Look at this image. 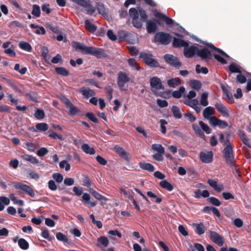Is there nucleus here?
Masks as SVG:
<instances>
[{
	"label": "nucleus",
	"instance_id": "obj_6",
	"mask_svg": "<svg viewBox=\"0 0 251 251\" xmlns=\"http://www.w3.org/2000/svg\"><path fill=\"white\" fill-rule=\"evenodd\" d=\"M163 58L167 64L177 69L181 66L182 64L178 58L172 54H166L163 56Z\"/></svg>",
	"mask_w": 251,
	"mask_h": 251
},
{
	"label": "nucleus",
	"instance_id": "obj_35",
	"mask_svg": "<svg viewBox=\"0 0 251 251\" xmlns=\"http://www.w3.org/2000/svg\"><path fill=\"white\" fill-rule=\"evenodd\" d=\"M207 183L212 188H213L217 192H220L222 191V188L218 185L217 182L214 180V179H208Z\"/></svg>",
	"mask_w": 251,
	"mask_h": 251
},
{
	"label": "nucleus",
	"instance_id": "obj_56",
	"mask_svg": "<svg viewBox=\"0 0 251 251\" xmlns=\"http://www.w3.org/2000/svg\"><path fill=\"white\" fill-rule=\"evenodd\" d=\"M200 126L202 129V130L206 133L209 134L211 131V129L203 122L201 121L199 123Z\"/></svg>",
	"mask_w": 251,
	"mask_h": 251
},
{
	"label": "nucleus",
	"instance_id": "obj_31",
	"mask_svg": "<svg viewBox=\"0 0 251 251\" xmlns=\"http://www.w3.org/2000/svg\"><path fill=\"white\" fill-rule=\"evenodd\" d=\"M55 71L58 75L63 76H67L70 75L69 72L66 69L62 67H56Z\"/></svg>",
	"mask_w": 251,
	"mask_h": 251
},
{
	"label": "nucleus",
	"instance_id": "obj_36",
	"mask_svg": "<svg viewBox=\"0 0 251 251\" xmlns=\"http://www.w3.org/2000/svg\"><path fill=\"white\" fill-rule=\"evenodd\" d=\"M190 85L191 88L199 91L201 87V83L200 80L193 79L190 81Z\"/></svg>",
	"mask_w": 251,
	"mask_h": 251
},
{
	"label": "nucleus",
	"instance_id": "obj_42",
	"mask_svg": "<svg viewBox=\"0 0 251 251\" xmlns=\"http://www.w3.org/2000/svg\"><path fill=\"white\" fill-rule=\"evenodd\" d=\"M34 117L38 120H42L45 118V114L43 110L37 109L34 113Z\"/></svg>",
	"mask_w": 251,
	"mask_h": 251
},
{
	"label": "nucleus",
	"instance_id": "obj_38",
	"mask_svg": "<svg viewBox=\"0 0 251 251\" xmlns=\"http://www.w3.org/2000/svg\"><path fill=\"white\" fill-rule=\"evenodd\" d=\"M181 80L178 77L172 78L168 80V84L171 87H175L176 86L181 84Z\"/></svg>",
	"mask_w": 251,
	"mask_h": 251
},
{
	"label": "nucleus",
	"instance_id": "obj_63",
	"mask_svg": "<svg viewBox=\"0 0 251 251\" xmlns=\"http://www.w3.org/2000/svg\"><path fill=\"white\" fill-rule=\"evenodd\" d=\"M11 107L7 105H0V113L5 112L7 113H11Z\"/></svg>",
	"mask_w": 251,
	"mask_h": 251
},
{
	"label": "nucleus",
	"instance_id": "obj_61",
	"mask_svg": "<svg viewBox=\"0 0 251 251\" xmlns=\"http://www.w3.org/2000/svg\"><path fill=\"white\" fill-rule=\"evenodd\" d=\"M159 123L160 124V131L162 133L165 134L166 132V127L165 125L168 124L167 122L164 119H161L159 121Z\"/></svg>",
	"mask_w": 251,
	"mask_h": 251
},
{
	"label": "nucleus",
	"instance_id": "obj_33",
	"mask_svg": "<svg viewBox=\"0 0 251 251\" xmlns=\"http://www.w3.org/2000/svg\"><path fill=\"white\" fill-rule=\"evenodd\" d=\"M80 92L82 95L86 98H89L90 97L94 96L95 95V92L91 89H85L84 88H81L80 90Z\"/></svg>",
	"mask_w": 251,
	"mask_h": 251
},
{
	"label": "nucleus",
	"instance_id": "obj_55",
	"mask_svg": "<svg viewBox=\"0 0 251 251\" xmlns=\"http://www.w3.org/2000/svg\"><path fill=\"white\" fill-rule=\"evenodd\" d=\"M196 72L198 74H207L208 73V70L206 67L201 68L200 65L197 64L196 66Z\"/></svg>",
	"mask_w": 251,
	"mask_h": 251
},
{
	"label": "nucleus",
	"instance_id": "obj_2",
	"mask_svg": "<svg viewBox=\"0 0 251 251\" xmlns=\"http://www.w3.org/2000/svg\"><path fill=\"white\" fill-rule=\"evenodd\" d=\"M153 57V55L152 53L144 51L141 52L139 54V58L146 65L152 68L160 67L159 63Z\"/></svg>",
	"mask_w": 251,
	"mask_h": 251
},
{
	"label": "nucleus",
	"instance_id": "obj_14",
	"mask_svg": "<svg viewBox=\"0 0 251 251\" xmlns=\"http://www.w3.org/2000/svg\"><path fill=\"white\" fill-rule=\"evenodd\" d=\"M115 151L122 158L126 161H129L130 159L128 153L126 151L124 148L118 146L116 145L114 147Z\"/></svg>",
	"mask_w": 251,
	"mask_h": 251
},
{
	"label": "nucleus",
	"instance_id": "obj_9",
	"mask_svg": "<svg viewBox=\"0 0 251 251\" xmlns=\"http://www.w3.org/2000/svg\"><path fill=\"white\" fill-rule=\"evenodd\" d=\"M197 55L202 60H209L212 59V54L210 50L206 48L199 49L198 48Z\"/></svg>",
	"mask_w": 251,
	"mask_h": 251
},
{
	"label": "nucleus",
	"instance_id": "obj_46",
	"mask_svg": "<svg viewBox=\"0 0 251 251\" xmlns=\"http://www.w3.org/2000/svg\"><path fill=\"white\" fill-rule=\"evenodd\" d=\"M143 22L141 19H139V17L132 20L133 25L137 28H141L143 26Z\"/></svg>",
	"mask_w": 251,
	"mask_h": 251
},
{
	"label": "nucleus",
	"instance_id": "obj_40",
	"mask_svg": "<svg viewBox=\"0 0 251 251\" xmlns=\"http://www.w3.org/2000/svg\"><path fill=\"white\" fill-rule=\"evenodd\" d=\"M18 245L21 249L24 250H27L29 248L28 243L24 238H20L18 240Z\"/></svg>",
	"mask_w": 251,
	"mask_h": 251
},
{
	"label": "nucleus",
	"instance_id": "obj_19",
	"mask_svg": "<svg viewBox=\"0 0 251 251\" xmlns=\"http://www.w3.org/2000/svg\"><path fill=\"white\" fill-rule=\"evenodd\" d=\"M193 226L196 227L195 230V232L198 235H201L205 231V228L202 223H193Z\"/></svg>",
	"mask_w": 251,
	"mask_h": 251
},
{
	"label": "nucleus",
	"instance_id": "obj_53",
	"mask_svg": "<svg viewBox=\"0 0 251 251\" xmlns=\"http://www.w3.org/2000/svg\"><path fill=\"white\" fill-rule=\"evenodd\" d=\"M228 69L232 73H241V71L239 68H238L237 65L234 63L230 64L228 67Z\"/></svg>",
	"mask_w": 251,
	"mask_h": 251
},
{
	"label": "nucleus",
	"instance_id": "obj_43",
	"mask_svg": "<svg viewBox=\"0 0 251 251\" xmlns=\"http://www.w3.org/2000/svg\"><path fill=\"white\" fill-rule=\"evenodd\" d=\"M208 93L207 92L203 93L201 95V104L203 106H206L208 105Z\"/></svg>",
	"mask_w": 251,
	"mask_h": 251
},
{
	"label": "nucleus",
	"instance_id": "obj_25",
	"mask_svg": "<svg viewBox=\"0 0 251 251\" xmlns=\"http://www.w3.org/2000/svg\"><path fill=\"white\" fill-rule=\"evenodd\" d=\"M81 149L82 151L86 153L89 154L91 155L94 154L96 151L94 148L91 147L89 145L87 144H84L81 146Z\"/></svg>",
	"mask_w": 251,
	"mask_h": 251
},
{
	"label": "nucleus",
	"instance_id": "obj_7",
	"mask_svg": "<svg viewBox=\"0 0 251 251\" xmlns=\"http://www.w3.org/2000/svg\"><path fill=\"white\" fill-rule=\"evenodd\" d=\"M157 25H160V22L156 19L148 20L146 21V28L148 33H153L158 29Z\"/></svg>",
	"mask_w": 251,
	"mask_h": 251
},
{
	"label": "nucleus",
	"instance_id": "obj_22",
	"mask_svg": "<svg viewBox=\"0 0 251 251\" xmlns=\"http://www.w3.org/2000/svg\"><path fill=\"white\" fill-rule=\"evenodd\" d=\"M238 135L243 144L251 149V145L250 144L249 140L244 132L240 130L239 131Z\"/></svg>",
	"mask_w": 251,
	"mask_h": 251
},
{
	"label": "nucleus",
	"instance_id": "obj_12",
	"mask_svg": "<svg viewBox=\"0 0 251 251\" xmlns=\"http://www.w3.org/2000/svg\"><path fill=\"white\" fill-rule=\"evenodd\" d=\"M213 155L212 151H209L206 153L201 151L200 153V159L203 163H209L212 162Z\"/></svg>",
	"mask_w": 251,
	"mask_h": 251
},
{
	"label": "nucleus",
	"instance_id": "obj_3",
	"mask_svg": "<svg viewBox=\"0 0 251 251\" xmlns=\"http://www.w3.org/2000/svg\"><path fill=\"white\" fill-rule=\"evenodd\" d=\"M13 186L16 190H19L17 192L19 195L26 194L31 198L35 196V194L32 188L26 184L22 182L14 183Z\"/></svg>",
	"mask_w": 251,
	"mask_h": 251
},
{
	"label": "nucleus",
	"instance_id": "obj_52",
	"mask_svg": "<svg viewBox=\"0 0 251 251\" xmlns=\"http://www.w3.org/2000/svg\"><path fill=\"white\" fill-rule=\"evenodd\" d=\"M208 201L211 204L214 206H219L222 204V202L217 198L214 197L209 198Z\"/></svg>",
	"mask_w": 251,
	"mask_h": 251
},
{
	"label": "nucleus",
	"instance_id": "obj_1",
	"mask_svg": "<svg viewBox=\"0 0 251 251\" xmlns=\"http://www.w3.org/2000/svg\"><path fill=\"white\" fill-rule=\"evenodd\" d=\"M73 47L76 50L80 51L84 55H92L98 58H104L106 54L104 50L101 48H97L94 47H88L83 43L75 42L73 43Z\"/></svg>",
	"mask_w": 251,
	"mask_h": 251
},
{
	"label": "nucleus",
	"instance_id": "obj_27",
	"mask_svg": "<svg viewBox=\"0 0 251 251\" xmlns=\"http://www.w3.org/2000/svg\"><path fill=\"white\" fill-rule=\"evenodd\" d=\"M67 108L69 109V115L71 116H74L80 113V110L76 106H74L72 103Z\"/></svg>",
	"mask_w": 251,
	"mask_h": 251
},
{
	"label": "nucleus",
	"instance_id": "obj_5",
	"mask_svg": "<svg viewBox=\"0 0 251 251\" xmlns=\"http://www.w3.org/2000/svg\"><path fill=\"white\" fill-rule=\"evenodd\" d=\"M234 146L233 145L226 146L223 151V154L226 162L229 164L230 167L234 166V154L233 151Z\"/></svg>",
	"mask_w": 251,
	"mask_h": 251
},
{
	"label": "nucleus",
	"instance_id": "obj_37",
	"mask_svg": "<svg viewBox=\"0 0 251 251\" xmlns=\"http://www.w3.org/2000/svg\"><path fill=\"white\" fill-rule=\"evenodd\" d=\"M185 91L184 87L181 86L178 90H176L172 93V96L176 99H179L181 97L182 95Z\"/></svg>",
	"mask_w": 251,
	"mask_h": 251
},
{
	"label": "nucleus",
	"instance_id": "obj_49",
	"mask_svg": "<svg viewBox=\"0 0 251 251\" xmlns=\"http://www.w3.org/2000/svg\"><path fill=\"white\" fill-rule=\"evenodd\" d=\"M56 237L58 241L63 242L64 243H68V237L60 232L56 233Z\"/></svg>",
	"mask_w": 251,
	"mask_h": 251
},
{
	"label": "nucleus",
	"instance_id": "obj_10",
	"mask_svg": "<svg viewBox=\"0 0 251 251\" xmlns=\"http://www.w3.org/2000/svg\"><path fill=\"white\" fill-rule=\"evenodd\" d=\"M210 238L215 244L220 246L223 245L224 240L223 237L215 231H210Z\"/></svg>",
	"mask_w": 251,
	"mask_h": 251
},
{
	"label": "nucleus",
	"instance_id": "obj_28",
	"mask_svg": "<svg viewBox=\"0 0 251 251\" xmlns=\"http://www.w3.org/2000/svg\"><path fill=\"white\" fill-rule=\"evenodd\" d=\"M90 192L97 200L100 201L101 202H105L108 200L106 197H104L93 189L90 190Z\"/></svg>",
	"mask_w": 251,
	"mask_h": 251
},
{
	"label": "nucleus",
	"instance_id": "obj_32",
	"mask_svg": "<svg viewBox=\"0 0 251 251\" xmlns=\"http://www.w3.org/2000/svg\"><path fill=\"white\" fill-rule=\"evenodd\" d=\"M30 27L31 28L37 29L35 31V33L37 34L44 35L46 33V30L43 26H39L37 25H35L34 24H31L30 25Z\"/></svg>",
	"mask_w": 251,
	"mask_h": 251
},
{
	"label": "nucleus",
	"instance_id": "obj_64",
	"mask_svg": "<svg viewBox=\"0 0 251 251\" xmlns=\"http://www.w3.org/2000/svg\"><path fill=\"white\" fill-rule=\"evenodd\" d=\"M52 177L58 183H60L63 179V176L60 173H54L52 175Z\"/></svg>",
	"mask_w": 251,
	"mask_h": 251
},
{
	"label": "nucleus",
	"instance_id": "obj_59",
	"mask_svg": "<svg viewBox=\"0 0 251 251\" xmlns=\"http://www.w3.org/2000/svg\"><path fill=\"white\" fill-rule=\"evenodd\" d=\"M90 0H88V2L87 3V6H82L83 7L87 8V13L89 15H92L96 11V8L95 7L92 6L90 4Z\"/></svg>",
	"mask_w": 251,
	"mask_h": 251
},
{
	"label": "nucleus",
	"instance_id": "obj_54",
	"mask_svg": "<svg viewBox=\"0 0 251 251\" xmlns=\"http://www.w3.org/2000/svg\"><path fill=\"white\" fill-rule=\"evenodd\" d=\"M129 14L132 20L138 18L139 16V12L135 8H131L129 10Z\"/></svg>",
	"mask_w": 251,
	"mask_h": 251
},
{
	"label": "nucleus",
	"instance_id": "obj_44",
	"mask_svg": "<svg viewBox=\"0 0 251 251\" xmlns=\"http://www.w3.org/2000/svg\"><path fill=\"white\" fill-rule=\"evenodd\" d=\"M36 128L39 131H45L49 128V126L45 123H38L36 125Z\"/></svg>",
	"mask_w": 251,
	"mask_h": 251
},
{
	"label": "nucleus",
	"instance_id": "obj_21",
	"mask_svg": "<svg viewBox=\"0 0 251 251\" xmlns=\"http://www.w3.org/2000/svg\"><path fill=\"white\" fill-rule=\"evenodd\" d=\"M139 166L142 169L148 171L150 172H153L155 170L154 166L149 163L141 162L139 163Z\"/></svg>",
	"mask_w": 251,
	"mask_h": 251
},
{
	"label": "nucleus",
	"instance_id": "obj_41",
	"mask_svg": "<svg viewBox=\"0 0 251 251\" xmlns=\"http://www.w3.org/2000/svg\"><path fill=\"white\" fill-rule=\"evenodd\" d=\"M222 89L223 90L224 94L226 96L227 98L228 102L229 103H234V100L233 98V96L230 92L224 87H222Z\"/></svg>",
	"mask_w": 251,
	"mask_h": 251
},
{
	"label": "nucleus",
	"instance_id": "obj_48",
	"mask_svg": "<svg viewBox=\"0 0 251 251\" xmlns=\"http://www.w3.org/2000/svg\"><path fill=\"white\" fill-rule=\"evenodd\" d=\"M184 103L186 105L192 108H193L194 109L196 108L197 106H198L199 105V101L197 99H193L191 100V101H189L188 100H186L184 101Z\"/></svg>",
	"mask_w": 251,
	"mask_h": 251
},
{
	"label": "nucleus",
	"instance_id": "obj_13",
	"mask_svg": "<svg viewBox=\"0 0 251 251\" xmlns=\"http://www.w3.org/2000/svg\"><path fill=\"white\" fill-rule=\"evenodd\" d=\"M150 85L151 88L156 90L164 89V88L161 79L156 76L151 78Z\"/></svg>",
	"mask_w": 251,
	"mask_h": 251
},
{
	"label": "nucleus",
	"instance_id": "obj_39",
	"mask_svg": "<svg viewBox=\"0 0 251 251\" xmlns=\"http://www.w3.org/2000/svg\"><path fill=\"white\" fill-rule=\"evenodd\" d=\"M152 150L156 151L159 153H164L165 149L162 145L159 144H153L151 146Z\"/></svg>",
	"mask_w": 251,
	"mask_h": 251
},
{
	"label": "nucleus",
	"instance_id": "obj_24",
	"mask_svg": "<svg viewBox=\"0 0 251 251\" xmlns=\"http://www.w3.org/2000/svg\"><path fill=\"white\" fill-rule=\"evenodd\" d=\"M214 113V110L211 106L205 108L203 111V116L206 119H209Z\"/></svg>",
	"mask_w": 251,
	"mask_h": 251
},
{
	"label": "nucleus",
	"instance_id": "obj_34",
	"mask_svg": "<svg viewBox=\"0 0 251 251\" xmlns=\"http://www.w3.org/2000/svg\"><path fill=\"white\" fill-rule=\"evenodd\" d=\"M19 46L21 49L25 51L31 52L32 50V47L28 42L22 41L19 43Z\"/></svg>",
	"mask_w": 251,
	"mask_h": 251
},
{
	"label": "nucleus",
	"instance_id": "obj_29",
	"mask_svg": "<svg viewBox=\"0 0 251 251\" xmlns=\"http://www.w3.org/2000/svg\"><path fill=\"white\" fill-rule=\"evenodd\" d=\"M171 111L173 113V116L177 119L182 118V114L179 107L176 105H173L172 107Z\"/></svg>",
	"mask_w": 251,
	"mask_h": 251
},
{
	"label": "nucleus",
	"instance_id": "obj_45",
	"mask_svg": "<svg viewBox=\"0 0 251 251\" xmlns=\"http://www.w3.org/2000/svg\"><path fill=\"white\" fill-rule=\"evenodd\" d=\"M192 128L195 131L196 134L198 135L201 138H204L205 135L202 131L199 128V126L196 124L192 125Z\"/></svg>",
	"mask_w": 251,
	"mask_h": 251
},
{
	"label": "nucleus",
	"instance_id": "obj_15",
	"mask_svg": "<svg viewBox=\"0 0 251 251\" xmlns=\"http://www.w3.org/2000/svg\"><path fill=\"white\" fill-rule=\"evenodd\" d=\"M215 107L217 110L224 117H228L229 116L227 112V108L222 102H217L215 104Z\"/></svg>",
	"mask_w": 251,
	"mask_h": 251
},
{
	"label": "nucleus",
	"instance_id": "obj_17",
	"mask_svg": "<svg viewBox=\"0 0 251 251\" xmlns=\"http://www.w3.org/2000/svg\"><path fill=\"white\" fill-rule=\"evenodd\" d=\"M189 43L185 41L177 38L176 37H174L173 41V46L175 48H179L181 47H185V46H188Z\"/></svg>",
	"mask_w": 251,
	"mask_h": 251
},
{
	"label": "nucleus",
	"instance_id": "obj_58",
	"mask_svg": "<svg viewBox=\"0 0 251 251\" xmlns=\"http://www.w3.org/2000/svg\"><path fill=\"white\" fill-rule=\"evenodd\" d=\"M41 235L45 239H46L50 241H51L53 239H54L53 237L50 236L49 231L47 229H42Z\"/></svg>",
	"mask_w": 251,
	"mask_h": 251
},
{
	"label": "nucleus",
	"instance_id": "obj_16",
	"mask_svg": "<svg viewBox=\"0 0 251 251\" xmlns=\"http://www.w3.org/2000/svg\"><path fill=\"white\" fill-rule=\"evenodd\" d=\"M154 15L156 18L163 20L167 25H172L174 24V21L172 19L164 15L162 13L156 11Z\"/></svg>",
	"mask_w": 251,
	"mask_h": 251
},
{
	"label": "nucleus",
	"instance_id": "obj_51",
	"mask_svg": "<svg viewBox=\"0 0 251 251\" xmlns=\"http://www.w3.org/2000/svg\"><path fill=\"white\" fill-rule=\"evenodd\" d=\"M98 242L104 247H107L109 243L108 238L105 236H100L98 238Z\"/></svg>",
	"mask_w": 251,
	"mask_h": 251
},
{
	"label": "nucleus",
	"instance_id": "obj_50",
	"mask_svg": "<svg viewBox=\"0 0 251 251\" xmlns=\"http://www.w3.org/2000/svg\"><path fill=\"white\" fill-rule=\"evenodd\" d=\"M128 63L130 66L134 67L135 70L138 71L140 69L139 65L137 63L135 59L133 58H130L128 60Z\"/></svg>",
	"mask_w": 251,
	"mask_h": 251
},
{
	"label": "nucleus",
	"instance_id": "obj_62",
	"mask_svg": "<svg viewBox=\"0 0 251 251\" xmlns=\"http://www.w3.org/2000/svg\"><path fill=\"white\" fill-rule=\"evenodd\" d=\"M48 153V149L46 148L42 147L37 151L36 154L39 157H43L45 156L46 154H47Z\"/></svg>",
	"mask_w": 251,
	"mask_h": 251
},
{
	"label": "nucleus",
	"instance_id": "obj_20",
	"mask_svg": "<svg viewBox=\"0 0 251 251\" xmlns=\"http://www.w3.org/2000/svg\"><path fill=\"white\" fill-rule=\"evenodd\" d=\"M206 46L207 47H209V48H210L211 50L220 53V54L224 56L226 58H229V56L227 53H226L225 51H224L221 49L216 47L213 44L207 43L206 44Z\"/></svg>",
	"mask_w": 251,
	"mask_h": 251
},
{
	"label": "nucleus",
	"instance_id": "obj_57",
	"mask_svg": "<svg viewBox=\"0 0 251 251\" xmlns=\"http://www.w3.org/2000/svg\"><path fill=\"white\" fill-rule=\"evenodd\" d=\"M26 96L29 97L30 100L33 102H37V93L35 92H30L25 94Z\"/></svg>",
	"mask_w": 251,
	"mask_h": 251
},
{
	"label": "nucleus",
	"instance_id": "obj_60",
	"mask_svg": "<svg viewBox=\"0 0 251 251\" xmlns=\"http://www.w3.org/2000/svg\"><path fill=\"white\" fill-rule=\"evenodd\" d=\"M85 116L87 117L89 120L95 124L98 123V120L96 117L93 113L87 112L85 114Z\"/></svg>",
	"mask_w": 251,
	"mask_h": 251
},
{
	"label": "nucleus",
	"instance_id": "obj_18",
	"mask_svg": "<svg viewBox=\"0 0 251 251\" xmlns=\"http://www.w3.org/2000/svg\"><path fill=\"white\" fill-rule=\"evenodd\" d=\"M22 159L24 160L29 162L30 163L38 165L39 164V161L35 157L29 154H24L21 156Z\"/></svg>",
	"mask_w": 251,
	"mask_h": 251
},
{
	"label": "nucleus",
	"instance_id": "obj_26",
	"mask_svg": "<svg viewBox=\"0 0 251 251\" xmlns=\"http://www.w3.org/2000/svg\"><path fill=\"white\" fill-rule=\"evenodd\" d=\"M84 23L86 29L90 32L94 33L97 30V26L88 20H86Z\"/></svg>",
	"mask_w": 251,
	"mask_h": 251
},
{
	"label": "nucleus",
	"instance_id": "obj_47",
	"mask_svg": "<svg viewBox=\"0 0 251 251\" xmlns=\"http://www.w3.org/2000/svg\"><path fill=\"white\" fill-rule=\"evenodd\" d=\"M32 14L36 17H39L41 15L40 6L37 4H34L32 7Z\"/></svg>",
	"mask_w": 251,
	"mask_h": 251
},
{
	"label": "nucleus",
	"instance_id": "obj_30",
	"mask_svg": "<svg viewBox=\"0 0 251 251\" xmlns=\"http://www.w3.org/2000/svg\"><path fill=\"white\" fill-rule=\"evenodd\" d=\"M160 186L169 191H171L174 189V186L166 180H162L159 182Z\"/></svg>",
	"mask_w": 251,
	"mask_h": 251
},
{
	"label": "nucleus",
	"instance_id": "obj_8",
	"mask_svg": "<svg viewBox=\"0 0 251 251\" xmlns=\"http://www.w3.org/2000/svg\"><path fill=\"white\" fill-rule=\"evenodd\" d=\"M130 80V78L124 72H120L117 77V84L120 88L125 86L126 83Z\"/></svg>",
	"mask_w": 251,
	"mask_h": 251
},
{
	"label": "nucleus",
	"instance_id": "obj_4",
	"mask_svg": "<svg viewBox=\"0 0 251 251\" xmlns=\"http://www.w3.org/2000/svg\"><path fill=\"white\" fill-rule=\"evenodd\" d=\"M172 39V36L170 34L162 31L157 32L154 37L155 43L163 45L169 44Z\"/></svg>",
	"mask_w": 251,
	"mask_h": 251
},
{
	"label": "nucleus",
	"instance_id": "obj_11",
	"mask_svg": "<svg viewBox=\"0 0 251 251\" xmlns=\"http://www.w3.org/2000/svg\"><path fill=\"white\" fill-rule=\"evenodd\" d=\"M198 48L194 46H185L183 50V54L187 58H192L197 52Z\"/></svg>",
	"mask_w": 251,
	"mask_h": 251
},
{
	"label": "nucleus",
	"instance_id": "obj_23",
	"mask_svg": "<svg viewBox=\"0 0 251 251\" xmlns=\"http://www.w3.org/2000/svg\"><path fill=\"white\" fill-rule=\"evenodd\" d=\"M90 198V195L87 193H84L82 197L84 203L89 204L90 207H94L96 204V202L95 201L89 202Z\"/></svg>",
	"mask_w": 251,
	"mask_h": 251
}]
</instances>
